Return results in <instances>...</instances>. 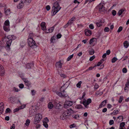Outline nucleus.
I'll return each mask as SVG.
<instances>
[{"label":"nucleus","instance_id":"1","mask_svg":"<svg viewBox=\"0 0 129 129\" xmlns=\"http://www.w3.org/2000/svg\"><path fill=\"white\" fill-rule=\"evenodd\" d=\"M16 37L13 35H9L7 36V38L8 40L7 41L6 43L7 45L5 47V49L7 50L8 51L10 49V46L12 40H14L16 38Z\"/></svg>","mask_w":129,"mask_h":129},{"label":"nucleus","instance_id":"2","mask_svg":"<svg viewBox=\"0 0 129 129\" xmlns=\"http://www.w3.org/2000/svg\"><path fill=\"white\" fill-rule=\"evenodd\" d=\"M61 7L57 2H55L53 5L52 8V12L53 13L52 16L54 15L60 9Z\"/></svg>","mask_w":129,"mask_h":129},{"label":"nucleus","instance_id":"3","mask_svg":"<svg viewBox=\"0 0 129 129\" xmlns=\"http://www.w3.org/2000/svg\"><path fill=\"white\" fill-rule=\"evenodd\" d=\"M27 43L29 46L32 48H36L37 47V45L35 41L33 40L32 38H29L27 40Z\"/></svg>","mask_w":129,"mask_h":129},{"label":"nucleus","instance_id":"4","mask_svg":"<svg viewBox=\"0 0 129 129\" xmlns=\"http://www.w3.org/2000/svg\"><path fill=\"white\" fill-rule=\"evenodd\" d=\"M42 118V116L41 114L39 113L36 114L35 117L34 123L35 124H37L40 121Z\"/></svg>","mask_w":129,"mask_h":129},{"label":"nucleus","instance_id":"5","mask_svg":"<svg viewBox=\"0 0 129 129\" xmlns=\"http://www.w3.org/2000/svg\"><path fill=\"white\" fill-rule=\"evenodd\" d=\"M70 115V114L68 113V111H65L63 113L62 115L60 116V118L62 120L66 119L69 117Z\"/></svg>","mask_w":129,"mask_h":129},{"label":"nucleus","instance_id":"6","mask_svg":"<svg viewBox=\"0 0 129 129\" xmlns=\"http://www.w3.org/2000/svg\"><path fill=\"white\" fill-rule=\"evenodd\" d=\"M104 3H101L96 7L97 9L99 10V12H101L104 11L105 7H104Z\"/></svg>","mask_w":129,"mask_h":129},{"label":"nucleus","instance_id":"7","mask_svg":"<svg viewBox=\"0 0 129 129\" xmlns=\"http://www.w3.org/2000/svg\"><path fill=\"white\" fill-rule=\"evenodd\" d=\"M91 102V100L90 99H88L87 100H85L83 102V104L84 105L85 107L86 108H88L87 106L89 105Z\"/></svg>","mask_w":129,"mask_h":129},{"label":"nucleus","instance_id":"8","mask_svg":"<svg viewBox=\"0 0 129 129\" xmlns=\"http://www.w3.org/2000/svg\"><path fill=\"white\" fill-rule=\"evenodd\" d=\"M73 102L72 101H66L64 104L65 108H67L71 106L73 104Z\"/></svg>","mask_w":129,"mask_h":129},{"label":"nucleus","instance_id":"9","mask_svg":"<svg viewBox=\"0 0 129 129\" xmlns=\"http://www.w3.org/2000/svg\"><path fill=\"white\" fill-rule=\"evenodd\" d=\"M5 70L2 66L0 64V76H3L5 73Z\"/></svg>","mask_w":129,"mask_h":129},{"label":"nucleus","instance_id":"10","mask_svg":"<svg viewBox=\"0 0 129 129\" xmlns=\"http://www.w3.org/2000/svg\"><path fill=\"white\" fill-rule=\"evenodd\" d=\"M20 3L17 6L18 9H21L24 6L25 4L24 3V2L23 1H20Z\"/></svg>","mask_w":129,"mask_h":129},{"label":"nucleus","instance_id":"11","mask_svg":"<svg viewBox=\"0 0 129 129\" xmlns=\"http://www.w3.org/2000/svg\"><path fill=\"white\" fill-rule=\"evenodd\" d=\"M85 34L86 36H90L91 34V30L86 29L85 30Z\"/></svg>","mask_w":129,"mask_h":129},{"label":"nucleus","instance_id":"12","mask_svg":"<svg viewBox=\"0 0 129 129\" xmlns=\"http://www.w3.org/2000/svg\"><path fill=\"white\" fill-rule=\"evenodd\" d=\"M107 100H105L102 102L100 104L99 106V108H101L102 107H104L106 103H107Z\"/></svg>","mask_w":129,"mask_h":129},{"label":"nucleus","instance_id":"13","mask_svg":"<svg viewBox=\"0 0 129 129\" xmlns=\"http://www.w3.org/2000/svg\"><path fill=\"white\" fill-rule=\"evenodd\" d=\"M62 63L61 62V61L60 60L58 62L56 63V67L58 68H61L62 67Z\"/></svg>","mask_w":129,"mask_h":129},{"label":"nucleus","instance_id":"14","mask_svg":"<svg viewBox=\"0 0 129 129\" xmlns=\"http://www.w3.org/2000/svg\"><path fill=\"white\" fill-rule=\"evenodd\" d=\"M56 94L60 97L63 98L66 97L65 94L64 93H62L58 91L56 92Z\"/></svg>","mask_w":129,"mask_h":129},{"label":"nucleus","instance_id":"15","mask_svg":"<svg viewBox=\"0 0 129 129\" xmlns=\"http://www.w3.org/2000/svg\"><path fill=\"white\" fill-rule=\"evenodd\" d=\"M54 27L53 26L52 27H51L50 28H49L48 30H47V31L45 32V33H48L52 32L54 30Z\"/></svg>","mask_w":129,"mask_h":129},{"label":"nucleus","instance_id":"16","mask_svg":"<svg viewBox=\"0 0 129 129\" xmlns=\"http://www.w3.org/2000/svg\"><path fill=\"white\" fill-rule=\"evenodd\" d=\"M45 23L44 22H42L41 24V26L42 27V29L43 30H45L46 29V27L45 26Z\"/></svg>","mask_w":129,"mask_h":129},{"label":"nucleus","instance_id":"17","mask_svg":"<svg viewBox=\"0 0 129 129\" xmlns=\"http://www.w3.org/2000/svg\"><path fill=\"white\" fill-rule=\"evenodd\" d=\"M33 63H28L26 65V68L27 69H30L33 66Z\"/></svg>","mask_w":129,"mask_h":129},{"label":"nucleus","instance_id":"18","mask_svg":"<svg viewBox=\"0 0 129 129\" xmlns=\"http://www.w3.org/2000/svg\"><path fill=\"white\" fill-rule=\"evenodd\" d=\"M10 26H4L3 28L4 30L6 31H8L10 30L9 28Z\"/></svg>","mask_w":129,"mask_h":129},{"label":"nucleus","instance_id":"19","mask_svg":"<svg viewBox=\"0 0 129 129\" xmlns=\"http://www.w3.org/2000/svg\"><path fill=\"white\" fill-rule=\"evenodd\" d=\"M48 108L49 109H51L53 107V105L51 102H50L48 104Z\"/></svg>","mask_w":129,"mask_h":129},{"label":"nucleus","instance_id":"20","mask_svg":"<svg viewBox=\"0 0 129 129\" xmlns=\"http://www.w3.org/2000/svg\"><path fill=\"white\" fill-rule=\"evenodd\" d=\"M124 46L125 48H127L128 47L129 45V44L127 41H125L123 43Z\"/></svg>","mask_w":129,"mask_h":129},{"label":"nucleus","instance_id":"21","mask_svg":"<svg viewBox=\"0 0 129 129\" xmlns=\"http://www.w3.org/2000/svg\"><path fill=\"white\" fill-rule=\"evenodd\" d=\"M96 95L97 96L100 95L101 96L103 94V92L101 91L100 90L97 91L96 92Z\"/></svg>","mask_w":129,"mask_h":129},{"label":"nucleus","instance_id":"22","mask_svg":"<svg viewBox=\"0 0 129 129\" xmlns=\"http://www.w3.org/2000/svg\"><path fill=\"white\" fill-rule=\"evenodd\" d=\"M125 10V9H121L117 13V14H118L119 16H120L122 13Z\"/></svg>","mask_w":129,"mask_h":129},{"label":"nucleus","instance_id":"23","mask_svg":"<svg viewBox=\"0 0 129 129\" xmlns=\"http://www.w3.org/2000/svg\"><path fill=\"white\" fill-rule=\"evenodd\" d=\"M129 86V80H127V82L125 84V87L124 88V90L125 91L126 89V88H128Z\"/></svg>","mask_w":129,"mask_h":129},{"label":"nucleus","instance_id":"24","mask_svg":"<svg viewBox=\"0 0 129 129\" xmlns=\"http://www.w3.org/2000/svg\"><path fill=\"white\" fill-rule=\"evenodd\" d=\"M31 0H24L23 1L25 5H27L28 4L30 3Z\"/></svg>","mask_w":129,"mask_h":129},{"label":"nucleus","instance_id":"25","mask_svg":"<svg viewBox=\"0 0 129 129\" xmlns=\"http://www.w3.org/2000/svg\"><path fill=\"white\" fill-rule=\"evenodd\" d=\"M119 111L120 109H119L116 110H115L113 111L112 113L114 115H116L118 113V112Z\"/></svg>","mask_w":129,"mask_h":129},{"label":"nucleus","instance_id":"26","mask_svg":"<svg viewBox=\"0 0 129 129\" xmlns=\"http://www.w3.org/2000/svg\"><path fill=\"white\" fill-rule=\"evenodd\" d=\"M72 117L75 119H78L79 118V115L78 114L73 115Z\"/></svg>","mask_w":129,"mask_h":129},{"label":"nucleus","instance_id":"27","mask_svg":"<svg viewBox=\"0 0 129 129\" xmlns=\"http://www.w3.org/2000/svg\"><path fill=\"white\" fill-rule=\"evenodd\" d=\"M5 14L7 15H8L10 14V9H7L6 11L5 12Z\"/></svg>","mask_w":129,"mask_h":129},{"label":"nucleus","instance_id":"28","mask_svg":"<svg viewBox=\"0 0 129 129\" xmlns=\"http://www.w3.org/2000/svg\"><path fill=\"white\" fill-rule=\"evenodd\" d=\"M30 122V120L29 119H27L26 121V123H25V125L26 126H29Z\"/></svg>","mask_w":129,"mask_h":129},{"label":"nucleus","instance_id":"29","mask_svg":"<svg viewBox=\"0 0 129 129\" xmlns=\"http://www.w3.org/2000/svg\"><path fill=\"white\" fill-rule=\"evenodd\" d=\"M65 87H64V86H61L60 88V91L61 92H64L65 91Z\"/></svg>","mask_w":129,"mask_h":129},{"label":"nucleus","instance_id":"30","mask_svg":"<svg viewBox=\"0 0 129 129\" xmlns=\"http://www.w3.org/2000/svg\"><path fill=\"white\" fill-rule=\"evenodd\" d=\"M94 50L93 49H92L91 50L89 51V54L90 55H92L94 54Z\"/></svg>","mask_w":129,"mask_h":129},{"label":"nucleus","instance_id":"31","mask_svg":"<svg viewBox=\"0 0 129 129\" xmlns=\"http://www.w3.org/2000/svg\"><path fill=\"white\" fill-rule=\"evenodd\" d=\"M102 21H100L99 22H97L96 23V24L97 26L98 27H100L102 25Z\"/></svg>","mask_w":129,"mask_h":129},{"label":"nucleus","instance_id":"32","mask_svg":"<svg viewBox=\"0 0 129 129\" xmlns=\"http://www.w3.org/2000/svg\"><path fill=\"white\" fill-rule=\"evenodd\" d=\"M9 22L8 20H6L5 21L4 24V26H10L9 25Z\"/></svg>","mask_w":129,"mask_h":129},{"label":"nucleus","instance_id":"33","mask_svg":"<svg viewBox=\"0 0 129 129\" xmlns=\"http://www.w3.org/2000/svg\"><path fill=\"white\" fill-rule=\"evenodd\" d=\"M25 85L27 87H29V86L31 85V83L29 81H28L24 83Z\"/></svg>","mask_w":129,"mask_h":129},{"label":"nucleus","instance_id":"34","mask_svg":"<svg viewBox=\"0 0 129 129\" xmlns=\"http://www.w3.org/2000/svg\"><path fill=\"white\" fill-rule=\"evenodd\" d=\"M82 82L81 81L79 82L77 84L76 86L77 87L80 88L81 87V84Z\"/></svg>","mask_w":129,"mask_h":129},{"label":"nucleus","instance_id":"35","mask_svg":"<svg viewBox=\"0 0 129 129\" xmlns=\"http://www.w3.org/2000/svg\"><path fill=\"white\" fill-rule=\"evenodd\" d=\"M117 119H119L120 120V121H123V117L122 116H120L117 117Z\"/></svg>","mask_w":129,"mask_h":129},{"label":"nucleus","instance_id":"36","mask_svg":"<svg viewBox=\"0 0 129 129\" xmlns=\"http://www.w3.org/2000/svg\"><path fill=\"white\" fill-rule=\"evenodd\" d=\"M43 125L46 128H47L48 127V125L46 122H43Z\"/></svg>","mask_w":129,"mask_h":129},{"label":"nucleus","instance_id":"37","mask_svg":"<svg viewBox=\"0 0 129 129\" xmlns=\"http://www.w3.org/2000/svg\"><path fill=\"white\" fill-rule=\"evenodd\" d=\"M73 23V22L72 21H71L70 20L68 22L67 24L65 25V26L66 27H67L68 26V24H71L72 23Z\"/></svg>","mask_w":129,"mask_h":129},{"label":"nucleus","instance_id":"38","mask_svg":"<svg viewBox=\"0 0 129 129\" xmlns=\"http://www.w3.org/2000/svg\"><path fill=\"white\" fill-rule=\"evenodd\" d=\"M99 85L97 84L96 83L95 84L94 88V90H96L99 88Z\"/></svg>","mask_w":129,"mask_h":129},{"label":"nucleus","instance_id":"39","mask_svg":"<svg viewBox=\"0 0 129 129\" xmlns=\"http://www.w3.org/2000/svg\"><path fill=\"white\" fill-rule=\"evenodd\" d=\"M4 106L2 107H0V115H1L3 112L4 110Z\"/></svg>","mask_w":129,"mask_h":129},{"label":"nucleus","instance_id":"40","mask_svg":"<svg viewBox=\"0 0 129 129\" xmlns=\"http://www.w3.org/2000/svg\"><path fill=\"white\" fill-rule=\"evenodd\" d=\"M73 54H72L70 56H69V57H68L67 58V60L68 61H69L71 59L73 58Z\"/></svg>","mask_w":129,"mask_h":129},{"label":"nucleus","instance_id":"41","mask_svg":"<svg viewBox=\"0 0 129 129\" xmlns=\"http://www.w3.org/2000/svg\"><path fill=\"white\" fill-rule=\"evenodd\" d=\"M117 60V59L115 57H113L112 59V62L113 63H114Z\"/></svg>","mask_w":129,"mask_h":129},{"label":"nucleus","instance_id":"42","mask_svg":"<svg viewBox=\"0 0 129 129\" xmlns=\"http://www.w3.org/2000/svg\"><path fill=\"white\" fill-rule=\"evenodd\" d=\"M125 125V124L124 122H122L120 124V127H124Z\"/></svg>","mask_w":129,"mask_h":129},{"label":"nucleus","instance_id":"43","mask_svg":"<svg viewBox=\"0 0 129 129\" xmlns=\"http://www.w3.org/2000/svg\"><path fill=\"white\" fill-rule=\"evenodd\" d=\"M123 96H120V97L119 98V101H118V102L119 103H121L122 102L123 99Z\"/></svg>","mask_w":129,"mask_h":129},{"label":"nucleus","instance_id":"44","mask_svg":"<svg viewBox=\"0 0 129 129\" xmlns=\"http://www.w3.org/2000/svg\"><path fill=\"white\" fill-rule=\"evenodd\" d=\"M26 106L25 105H23L20 106L19 107V108L20 109H24L26 107Z\"/></svg>","mask_w":129,"mask_h":129},{"label":"nucleus","instance_id":"45","mask_svg":"<svg viewBox=\"0 0 129 129\" xmlns=\"http://www.w3.org/2000/svg\"><path fill=\"white\" fill-rule=\"evenodd\" d=\"M123 29V27L122 26H120L118 28L117 32L118 33H119L121 32Z\"/></svg>","mask_w":129,"mask_h":129},{"label":"nucleus","instance_id":"46","mask_svg":"<svg viewBox=\"0 0 129 129\" xmlns=\"http://www.w3.org/2000/svg\"><path fill=\"white\" fill-rule=\"evenodd\" d=\"M95 58V56L93 55L90 57L89 60L90 61H92Z\"/></svg>","mask_w":129,"mask_h":129},{"label":"nucleus","instance_id":"47","mask_svg":"<svg viewBox=\"0 0 129 129\" xmlns=\"http://www.w3.org/2000/svg\"><path fill=\"white\" fill-rule=\"evenodd\" d=\"M66 111H68V113H69V114H70V113H71L73 112V110H72V109L71 108H70L69 109H68Z\"/></svg>","mask_w":129,"mask_h":129},{"label":"nucleus","instance_id":"48","mask_svg":"<svg viewBox=\"0 0 129 129\" xmlns=\"http://www.w3.org/2000/svg\"><path fill=\"white\" fill-rule=\"evenodd\" d=\"M122 72L124 73H126L127 72V70L126 68H124L122 70Z\"/></svg>","mask_w":129,"mask_h":129},{"label":"nucleus","instance_id":"49","mask_svg":"<svg viewBox=\"0 0 129 129\" xmlns=\"http://www.w3.org/2000/svg\"><path fill=\"white\" fill-rule=\"evenodd\" d=\"M96 67V65L94 66L93 67H90L88 69H87L86 71H88V70H92L93 69L94 67Z\"/></svg>","mask_w":129,"mask_h":129},{"label":"nucleus","instance_id":"50","mask_svg":"<svg viewBox=\"0 0 129 129\" xmlns=\"http://www.w3.org/2000/svg\"><path fill=\"white\" fill-rule=\"evenodd\" d=\"M19 86L20 88L22 89L24 87V85L23 84H19Z\"/></svg>","mask_w":129,"mask_h":129},{"label":"nucleus","instance_id":"51","mask_svg":"<svg viewBox=\"0 0 129 129\" xmlns=\"http://www.w3.org/2000/svg\"><path fill=\"white\" fill-rule=\"evenodd\" d=\"M11 111L10 108H7L5 112L6 113H10Z\"/></svg>","mask_w":129,"mask_h":129},{"label":"nucleus","instance_id":"52","mask_svg":"<svg viewBox=\"0 0 129 129\" xmlns=\"http://www.w3.org/2000/svg\"><path fill=\"white\" fill-rule=\"evenodd\" d=\"M116 13V11L114 10H113L112 11V14L113 16H115Z\"/></svg>","mask_w":129,"mask_h":129},{"label":"nucleus","instance_id":"53","mask_svg":"<svg viewBox=\"0 0 129 129\" xmlns=\"http://www.w3.org/2000/svg\"><path fill=\"white\" fill-rule=\"evenodd\" d=\"M102 63V60H101L100 62H98L97 64L96 65V66H100Z\"/></svg>","mask_w":129,"mask_h":129},{"label":"nucleus","instance_id":"54","mask_svg":"<svg viewBox=\"0 0 129 129\" xmlns=\"http://www.w3.org/2000/svg\"><path fill=\"white\" fill-rule=\"evenodd\" d=\"M110 30L109 28L108 27H105L104 29V30L105 32H108Z\"/></svg>","mask_w":129,"mask_h":129},{"label":"nucleus","instance_id":"55","mask_svg":"<svg viewBox=\"0 0 129 129\" xmlns=\"http://www.w3.org/2000/svg\"><path fill=\"white\" fill-rule=\"evenodd\" d=\"M82 108V106L81 105H79L77 106V108L78 109H81Z\"/></svg>","mask_w":129,"mask_h":129},{"label":"nucleus","instance_id":"56","mask_svg":"<svg viewBox=\"0 0 129 129\" xmlns=\"http://www.w3.org/2000/svg\"><path fill=\"white\" fill-rule=\"evenodd\" d=\"M89 27L90 28L93 29L94 28V26L93 24H90L89 25Z\"/></svg>","mask_w":129,"mask_h":129},{"label":"nucleus","instance_id":"57","mask_svg":"<svg viewBox=\"0 0 129 129\" xmlns=\"http://www.w3.org/2000/svg\"><path fill=\"white\" fill-rule=\"evenodd\" d=\"M22 79L24 82V83L29 81L26 78H22Z\"/></svg>","mask_w":129,"mask_h":129},{"label":"nucleus","instance_id":"58","mask_svg":"<svg viewBox=\"0 0 129 129\" xmlns=\"http://www.w3.org/2000/svg\"><path fill=\"white\" fill-rule=\"evenodd\" d=\"M109 124L110 125H112L114 123V122L113 120H110L109 122Z\"/></svg>","mask_w":129,"mask_h":129},{"label":"nucleus","instance_id":"59","mask_svg":"<svg viewBox=\"0 0 129 129\" xmlns=\"http://www.w3.org/2000/svg\"><path fill=\"white\" fill-rule=\"evenodd\" d=\"M61 36L62 35L60 34H58L57 35L56 37L57 38L59 39L61 38Z\"/></svg>","mask_w":129,"mask_h":129},{"label":"nucleus","instance_id":"60","mask_svg":"<svg viewBox=\"0 0 129 129\" xmlns=\"http://www.w3.org/2000/svg\"><path fill=\"white\" fill-rule=\"evenodd\" d=\"M46 9L47 11H49L50 9V6L49 5L47 6L46 7Z\"/></svg>","mask_w":129,"mask_h":129},{"label":"nucleus","instance_id":"61","mask_svg":"<svg viewBox=\"0 0 129 129\" xmlns=\"http://www.w3.org/2000/svg\"><path fill=\"white\" fill-rule=\"evenodd\" d=\"M19 110H20V109H19V107L18 108H16L15 109L13 110L14 112H17Z\"/></svg>","mask_w":129,"mask_h":129},{"label":"nucleus","instance_id":"62","mask_svg":"<svg viewBox=\"0 0 129 129\" xmlns=\"http://www.w3.org/2000/svg\"><path fill=\"white\" fill-rule=\"evenodd\" d=\"M75 127V125L74 124H72L70 125V127L71 128H72Z\"/></svg>","mask_w":129,"mask_h":129},{"label":"nucleus","instance_id":"63","mask_svg":"<svg viewBox=\"0 0 129 129\" xmlns=\"http://www.w3.org/2000/svg\"><path fill=\"white\" fill-rule=\"evenodd\" d=\"M13 89L15 92H18L19 91V89L18 88L15 87H14Z\"/></svg>","mask_w":129,"mask_h":129},{"label":"nucleus","instance_id":"64","mask_svg":"<svg viewBox=\"0 0 129 129\" xmlns=\"http://www.w3.org/2000/svg\"><path fill=\"white\" fill-rule=\"evenodd\" d=\"M15 124H13L10 127V129H15Z\"/></svg>","mask_w":129,"mask_h":129}]
</instances>
